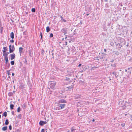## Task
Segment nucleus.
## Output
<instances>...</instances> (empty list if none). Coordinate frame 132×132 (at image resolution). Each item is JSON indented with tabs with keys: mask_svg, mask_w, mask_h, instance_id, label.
<instances>
[{
	"mask_svg": "<svg viewBox=\"0 0 132 132\" xmlns=\"http://www.w3.org/2000/svg\"><path fill=\"white\" fill-rule=\"evenodd\" d=\"M9 129L10 130H11L12 129V126L11 125H10L9 126Z\"/></svg>",
	"mask_w": 132,
	"mask_h": 132,
	"instance_id": "nucleus-36",
	"label": "nucleus"
},
{
	"mask_svg": "<svg viewBox=\"0 0 132 132\" xmlns=\"http://www.w3.org/2000/svg\"><path fill=\"white\" fill-rule=\"evenodd\" d=\"M14 106V105L13 104H11L10 105V107L11 109V110L13 109V107Z\"/></svg>",
	"mask_w": 132,
	"mask_h": 132,
	"instance_id": "nucleus-19",
	"label": "nucleus"
},
{
	"mask_svg": "<svg viewBox=\"0 0 132 132\" xmlns=\"http://www.w3.org/2000/svg\"><path fill=\"white\" fill-rule=\"evenodd\" d=\"M114 61V60H112L111 61H110V62H113Z\"/></svg>",
	"mask_w": 132,
	"mask_h": 132,
	"instance_id": "nucleus-56",
	"label": "nucleus"
},
{
	"mask_svg": "<svg viewBox=\"0 0 132 132\" xmlns=\"http://www.w3.org/2000/svg\"><path fill=\"white\" fill-rule=\"evenodd\" d=\"M71 129V131L72 132L74 131L76 129H74V127H72Z\"/></svg>",
	"mask_w": 132,
	"mask_h": 132,
	"instance_id": "nucleus-25",
	"label": "nucleus"
},
{
	"mask_svg": "<svg viewBox=\"0 0 132 132\" xmlns=\"http://www.w3.org/2000/svg\"><path fill=\"white\" fill-rule=\"evenodd\" d=\"M11 64L12 65H14V61H11Z\"/></svg>",
	"mask_w": 132,
	"mask_h": 132,
	"instance_id": "nucleus-33",
	"label": "nucleus"
},
{
	"mask_svg": "<svg viewBox=\"0 0 132 132\" xmlns=\"http://www.w3.org/2000/svg\"><path fill=\"white\" fill-rule=\"evenodd\" d=\"M21 115L20 114L18 115L17 118L19 119H20L21 118Z\"/></svg>",
	"mask_w": 132,
	"mask_h": 132,
	"instance_id": "nucleus-27",
	"label": "nucleus"
},
{
	"mask_svg": "<svg viewBox=\"0 0 132 132\" xmlns=\"http://www.w3.org/2000/svg\"><path fill=\"white\" fill-rule=\"evenodd\" d=\"M52 56H53V55H54V53H52Z\"/></svg>",
	"mask_w": 132,
	"mask_h": 132,
	"instance_id": "nucleus-60",
	"label": "nucleus"
},
{
	"mask_svg": "<svg viewBox=\"0 0 132 132\" xmlns=\"http://www.w3.org/2000/svg\"><path fill=\"white\" fill-rule=\"evenodd\" d=\"M23 34L24 35H26V32L24 31L23 33Z\"/></svg>",
	"mask_w": 132,
	"mask_h": 132,
	"instance_id": "nucleus-45",
	"label": "nucleus"
},
{
	"mask_svg": "<svg viewBox=\"0 0 132 132\" xmlns=\"http://www.w3.org/2000/svg\"><path fill=\"white\" fill-rule=\"evenodd\" d=\"M46 31L47 32H48L50 30V27L48 26H47L46 28Z\"/></svg>",
	"mask_w": 132,
	"mask_h": 132,
	"instance_id": "nucleus-17",
	"label": "nucleus"
},
{
	"mask_svg": "<svg viewBox=\"0 0 132 132\" xmlns=\"http://www.w3.org/2000/svg\"><path fill=\"white\" fill-rule=\"evenodd\" d=\"M3 49L4 50L3 51H7V47H3Z\"/></svg>",
	"mask_w": 132,
	"mask_h": 132,
	"instance_id": "nucleus-31",
	"label": "nucleus"
},
{
	"mask_svg": "<svg viewBox=\"0 0 132 132\" xmlns=\"http://www.w3.org/2000/svg\"><path fill=\"white\" fill-rule=\"evenodd\" d=\"M31 11L34 12H35V9H31Z\"/></svg>",
	"mask_w": 132,
	"mask_h": 132,
	"instance_id": "nucleus-38",
	"label": "nucleus"
},
{
	"mask_svg": "<svg viewBox=\"0 0 132 132\" xmlns=\"http://www.w3.org/2000/svg\"><path fill=\"white\" fill-rule=\"evenodd\" d=\"M111 66L113 67H116V66L115 64H111Z\"/></svg>",
	"mask_w": 132,
	"mask_h": 132,
	"instance_id": "nucleus-39",
	"label": "nucleus"
},
{
	"mask_svg": "<svg viewBox=\"0 0 132 132\" xmlns=\"http://www.w3.org/2000/svg\"><path fill=\"white\" fill-rule=\"evenodd\" d=\"M23 49V48L21 47H20L19 48V53H20V56H21V54L23 52L22 51Z\"/></svg>",
	"mask_w": 132,
	"mask_h": 132,
	"instance_id": "nucleus-7",
	"label": "nucleus"
},
{
	"mask_svg": "<svg viewBox=\"0 0 132 132\" xmlns=\"http://www.w3.org/2000/svg\"><path fill=\"white\" fill-rule=\"evenodd\" d=\"M45 53L43 49L42 50L41 53L42 55H44Z\"/></svg>",
	"mask_w": 132,
	"mask_h": 132,
	"instance_id": "nucleus-32",
	"label": "nucleus"
},
{
	"mask_svg": "<svg viewBox=\"0 0 132 132\" xmlns=\"http://www.w3.org/2000/svg\"><path fill=\"white\" fill-rule=\"evenodd\" d=\"M125 125V124L124 123H121V126L123 127Z\"/></svg>",
	"mask_w": 132,
	"mask_h": 132,
	"instance_id": "nucleus-42",
	"label": "nucleus"
},
{
	"mask_svg": "<svg viewBox=\"0 0 132 132\" xmlns=\"http://www.w3.org/2000/svg\"><path fill=\"white\" fill-rule=\"evenodd\" d=\"M0 30H1V34H2V31H3V27H0Z\"/></svg>",
	"mask_w": 132,
	"mask_h": 132,
	"instance_id": "nucleus-29",
	"label": "nucleus"
},
{
	"mask_svg": "<svg viewBox=\"0 0 132 132\" xmlns=\"http://www.w3.org/2000/svg\"><path fill=\"white\" fill-rule=\"evenodd\" d=\"M61 107H59H59H57L56 108V110H59L61 109H60Z\"/></svg>",
	"mask_w": 132,
	"mask_h": 132,
	"instance_id": "nucleus-35",
	"label": "nucleus"
},
{
	"mask_svg": "<svg viewBox=\"0 0 132 132\" xmlns=\"http://www.w3.org/2000/svg\"><path fill=\"white\" fill-rule=\"evenodd\" d=\"M10 37L12 39H13L14 38V34L13 32H12L10 33Z\"/></svg>",
	"mask_w": 132,
	"mask_h": 132,
	"instance_id": "nucleus-12",
	"label": "nucleus"
},
{
	"mask_svg": "<svg viewBox=\"0 0 132 132\" xmlns=\"http://www.w3.org/2000/svg\"><path fill=\"white\" fill-rule=\"evenodd\" d=\"M6 65L5 66V69H8L10 67V63H9L8 64L7 63V64H6Z\"/></svg>",
	"mask_w": 132,
	"mask_h": 132,
	"instance_id": "nucleus-15",
	"label": "nucleus"
},
{
	"mask_svg": "<svg viewBox=\"0 0 132 132\" xmlns=\"http://www.w3.org/2000/svg\"><path fill=\"white\" fill-rule=\"evenodd\" d=\"M22 107L23 108V109H25L26 108V104H25L24 103L22 105Z\"/></svg>",
	"mask_w": 132,
	"mask_h": 132,
	"instance_id": "nucleus-28",
	"label": "nucleus"
},
{
	"mask_svg": "<svg viewBox=\"0 0 132 132\" xmlns=\"http://www.w3.org/2000/svg\"><path fill=\"white\" fill-rule=\"evenodd\" d=\"M10 70H9V71H8V70H7V71H6V72H7V73L8 74V75H11L10 74Z\"/></svg>",
	"mask_w": 132,
	"mask_h": 132,
	"instance_id": "nucleus-34",
	"label": "nucleus"
},
{
	"mask_svg": "<svg viewBox=\"0 0 132 132\" xmlns=\"http://www.w3.org/2000/svg\"><path fill=\"white\" fill-rule=\"evenodd\" d=\"M59 102L60 103H66L67 101L65 100L62 99L60 100Z\"/></svg>",
	"mask_w": 132,
	"mask_h": 132,
	"instance_id": "nucleus-11",
	"label": "nucleus"
},
{
	"mask_svg": "<svg viewBox=\"0 0 132 132\" xmlns=\"http://www.w3.org/2000/svg\"><path fill=\"white\" fill-rule=\"evenodd\" d=\"M7 127L5 126L2 128V129L3 131H5L7 129Z\"/></svg>",
	"mask_w": 132,
	"mask_h": 132,
	"instance_id": "nucleus-14",
	"label": "nucleus"
},
{
	"mask_svg": "<svg viewBox=\"0 0 132 132\" xmlns=\"http://www.w3.org/2000/svg\"><path fill=\"white\" fill-rule=\"evenodd\" d=\"M29 52L30 53V52H31L30 50H29Z\"/></svg>",
	"mask_w": 132,
	"mask_h": 132,
	"instance_id": "nucleus-64",
	"label": "nucleus"
},
{
	"mask_svg": "<svg viewBox=\"0 0 132 132\" xmlns=\"http://www.w3.org/2000/svg\"><path fill=\"white\" fill-rule=\"evenodd\" d=\"M66 81H68L69 82H71V80H70V78L68 77H67L65 78V79Z\"/></svg>",
	"mask_w": 132,
	"mask_h": 132,
	"instance_id": "nucleus-16",
	"label": "nucleus"
},
{
	"mask_svg": "<svg viewBox=\"0 0 132 132\" xmlns=\"http://www.w3.org/2000/svg\"><path fill=\"white\" fill-rule=\"evenodd\" d=\"M59 105V107H61V108H60V109H62L64 108L65 105V104H60Z\"/></svg>",
	"mask_w": 132,
	"mask_h": 132,
	"instance_id": "nucleus-10",
	"label": "nucleus"
},
{
	"mask_svg": "<svg viewBox=\"0 0 132 132\" xmlns=\"http://www.w3.org/2000/svg\"><path fill=\"white\" fill-rule=\"evenodd\" d=\"M55 84L56 83L54 82H53L50 84L51 88L52 89H54L55 88Z\"/></svg>",
	"mask_w": 132,
	"mask_h": 132,
	"instance_id": "nucleus-2",
	"label": "nucleus"
},
{
	"mask_svg": "<svg viewBox=\"0 0 132 132\" xmlns=\"http://www.w3.org/2000/svg\"><path fill=\"white\" fill-rule=\"evenodd\" d=\"M5 60V63L6 64H7L8 63V58H4Z\"/></svg>",
	"mask_w": 132,
	"mask_h": 132,
	"instance_id": "nucleus-26",
	"label": "nucleus"
},
{
	"mask_svg": "<svg viewBox=\"0 0 132 132\" xmlns=\"http://www.w3.org/2000/svg\"><path fill=\"white\" fill-rule=\"evenodd\" d=\"M41 132H45V129H42L41 130Z\"/></svg>",
	"mask_w": 132,
	"mask_h": 132,
	"instance_id": "nucleus-41",
	"label": "nucleus"
},
{
	"mask_svg": "<svg viewBox=\"0 0 132 132\" xmlns=\"http://www.w3.org/2000/svg\"><path fill=\"white\" fill-rule=\"evenodd\" d=\"M9 51L10 53L13 52L15 50V48L13 45L11 46V45L9 46Z\"/></svg>",
	"mask_w": 132,
	"mask_h": 132,
	"instance_id": "nucleus-1",
	"label": "nucleus"
},
{
	"mask_svg": "<svg viewBox=\"0 0 132 132\" xmlns=\"http://www.w3.org/2000/svg\"><path fill=\"white\" fill-rule=\"evenodd\" d=\"M15 132H20V131L19 130L17 129L16 131Z\"/></svg>",
	"mask_w": 132,
	"mask_h": 132,
	"instance_id": "nucleus-48",
	"label": "nucleus"
},
{
	"mask_svg": "<svg viewBox=\"0 0 132 132\" xmlns=\"http://www.w3.org/2000/svg\"><path fill=\"white\" fill-rule=\"evenodd\" d=\"M67 42H65V46H66V45H67Z\"/></svg>",
	"mask_w": 132,
	"mask_h": 132,
	"instance_id": "nucleus-52",
	"label": "nucleus"
},
{
	"mask_svg": "<svg viewBox=\"0 0 132 132\" xmlns=\"http://www.w3.org/2000/svg\"><path fill=\"white\" fill-rule=\"evenodd\" d=\"M9 123V120L8 119H6V120L5 122V124L6 125H7Z\"/></svg>",
	"mask_w": 132,
	"mask_h": 132,
	"instance_id": "nucleus-20",
	"label": "nucleus"
},
{
	"mask_svg": "<svg viewBox=\"0 0 132 132\" xmlns=\"http://www.w3.org/2000/svg\"><path fill=\"white\" fill-rule=\"evenodd\" d=\"M40 36H41V38L42 39V32H40Z\"/></svg>",
	"mask_w": 132,
	"mask_h": 132,
	"instance_id": "nucleus-46",
	"label": "nucleus"
},
{
	"mask_svg": "<svg viewBox=\"0 0 132 132\" xmlns=\"http://www.w3.org/2000/svg\"><path fill=\"white\" fill-rule=\"evenodd\" d=\"M60 17L61 18V20L62 21H63L64 22H67V21L63 19V18L61 16H60Z\"/></svg>",
	"mask_w": 132,
	"mask_h": 132,
	"instance_id": "nucleus-24",
	"label": "nucleus"
},
{
	"mask_svg": "<svg viewBox=\"0 0 132 132\" xmlns=\"http://www.w3.org/2000/svg\"><path fill=\"white\" fill-rule=\"evenodd\" d=\"M7 115V112H6V111H5L3 113V115L2 116H4L5 117H6Z\"/></svg>",
	"mask_w": 132,
	"mask_h": 132,
	"instance_id": "nucleus-21",
	"label": "nucleus"
},
{
	"mask_svg": "<svg viewBox=\"0 0 132 132\" xmlns=\"http://www.w3.org/2000/svg\"><path fill=\"white\" fill-rule=\"evenodd\" d=\"M8 78H9L10 79V80H11L10 77L9 76H8Z\"/></svg>",
	"mask_w": 132,
	"mask_h": 132,
	"instance_id": "nucleus-54",
	"label": "nucleus"
},
{
	"mask_svg": "<svg viewBox=\"0 0 132 132\" xmlns=\"http://www.w3.org/2000/svg\"><path fill=\"white\" fill-rule=\"evenodd\" d=\"M12 75L13 76H14V73H12Z\"/></svg>",
	"mask_w": 132,
	"mask_h": 132,
	"instance_id": "nucleus-53",
	"label": "nucleus"
},
{
	"mask_svg": "<svg viewBox=\"0 0 132 132\" xmlns=\"http://www.w3.org/2000/svg\"><path fill=\"white\" fill-rule=\"evenodd\" d=\"M50 52L51 53H53V50H52L51 51H50L49 52V53H50Z\"/></svg>",
	"mask_w": 132,
	"mask_h": 132,
	"instance_id": "nucleus-50",
	"label": "nucleus"
},
{
	"mask_svg": "<svg viewBox=\"0 0 132 132\" xmlns=\"http://www.w3.org/2000/svg\"><path fill=\"white\" fill-rule=\"evenodd\" d=\"M116 47L118 50H120L121 48V47H122V46L120 45L119 43H118L116 45Z\"/></svg>",
	"mask_w": 132,
	"mask_h": 132,
	"instance_id": "nucleus-5",
	"label": "nucleus"
},
{
	"mask_svg": "<svg viewBox=\"0 0 132 132\" xmlns=\"http://www.w3.org/2000/svg\"><path fill=\"white\" fill-rule=\"evenodd\" d=\"M81 96V95L80 94H77L75 95V99H77L80 98Z\"/></svg>",
	"mask_w": 132,
	"mask_h": 132,
	"instance_id": "nucleus-8",
	"label": "nucleus"
},
{
	"mask_svg": "<svg viewBox=\"0 0 132 132\" xmlns=\"http://www.w3.org/2000/svg\"><path fill=\"white\" fill-rule=\"evenodd\" d=\"M125 72H127V69H125Z\"/></svg>",
	"mask_w": 132,
	"mask_h": 132,
	"instance_id": "nucleus-62",
	"label": "nucleus"
},
{
	"mask_svg": "<svg viewBox=\"0 0 132 132\" xmlns=\"http://www.w3.org/2000/svg\"><path fill=\"white\" fill-rule=\"evenodd\" d=\"M73 85H71V86H69L67 87V88H68V89L67 90H68L69 91L71 90V89H73Z\"/></svg>",
	"mask_w": 132,
	"mask_h": 132,
	"instance_id": "nucleus-6",
	"label": "nucleus"
},
{
	"mask_svg": "<svg viewBox=\"0 0 132 132\" xmlns=\"http://www.w3.org/2000/svg\"><path fill=\"white\" fill-rule=\"evenodd\" d=\"M11 56V60H13L15 57V54L14 53H13L12 54H11L10 55Z\"/></svg>",
	"mask_w": 132,
	"mask_h": 132,
	"instance_id": "nucleus-9",
	"label": "nucleus"
},
{
	"mask_svg": "<svg viewBox=\"0 0 132 132\" xmlns=\"http://www.w3.org/2000/svg\"><path fill=\"white\" fill-rule=\"evenodd\" d=\"M43 122H44V125H45V124H46L47 123V122L46 121H43Z\"/></svg>",
	"mask_w": 132,
	"mask_h": 132,
	"instance_id": "nucleus-47",
	"label": "nucleus"
},
{
	"mask_svg": "<svg viewBox=\"0 0 132 132\" xmlns=\"http://www.w3.org/2000/svg\"><path fill=\"white\" fill-rule=\"evenodd\" d=\"M53 35L52 33H51L50 34V37H53Z\"/></svg>",
	"mask_w": 132,
	"mask_h": 132,
	"instance_id": "nucleus-37",
	"label": "nucleus"
},
{
	"mask_svg": "<svg viewBox=\"0 0 132 132\" xmlns=\"http://www.w3.org/2000/svg\"><path fill=\"white\" fill-rule=\"evenodd\" d=\"M116 73V71H114L112 73V74H113V75H114L116 78H117L118 77V75H117Z\"/></svg>",
	"mask_w": 132,
	"mask_h": 132,
	"instance_id": "nucleus-22",
	"label": "nucleus"
},
{
	"mask_svg": "<svg viewBox=\"0 0 132 132\" xmlns=\"http://www.w3.org/2000/svg\"><path fill=\"white\" fill-rule=\"evenodd\" d=\"M115 54H116V55H119V53L118 52H117Z\"/></svg>",
	"mask_w": 132,
	"mask_h": 132,
	"instance_id": "nucleus-44",
	"label": "nucleus"
},
{
	"mask_svg": "<svg viewBox=\"0 0 132 132\" xmlns=\"http://www.w3.org/2000/svg\"><path fill=\"white\" fill-rule=\"evenodd\" d=\"M104 0L106 2H107L108 1V0Z\"/></svg>",
	"mask_w": 132,
	"mask_h": 132,
	"instance_id": "nucleus-59",
	"label": "nucleus"
},
{
	"mask_svg": "<svg viewBox=\"0 0 132 132\" xmlns=\"http://www.w3.org/2000/svg\"><path fill=\"white\" fill-rule=\"evenodd\" d=\"M95 121V120L94 119H93V120H92V121L93 122H94Z\"/></svg>",
	"mask_w": 132,
	"mask_h": 132,
	"instance_id": "nucleus-57",
	"label": "nucleus"
},
{
	"mask_svg": "<svg viewBox=\"0 0 132 132\" xmlns=\"http://www.w3.org/2000/svg\"><path fill=\"white\" fill-rule=\"evenodd\" d=\"M67 38V36H66V37L65 38V39H66Z\"/></svg>",
	"mask_w": 132,
	"mask_h": 132,
	"instance_id": "nucleus-61",
	"label": "nucleus"
},
{
	"mask_svg": "<svg viewBox=\"0 0 132 132\" xmlns=\"http://www.w3.org/2000/svg\"><path fill=\"white\" fill-rule=\"evenodd\" d=\"M128 70H129L130 69V68H128Z\"/></svg>",
	"mask_w": 132,
	"mask_h": 132,
	"instance_id": "nucleus-63",
	"label": "nucleus"
},
{
	"mask_svg": "<svg viewBox=\"0 0 132 132\" xmlns=\"http://www.w3.org/2000/svg\"><path fill=\"white\" fill-rule=\"evenodd\" d=\"M8 95L9 96H12L13 94L12 92H10L8 93Z\"/></svg>",
	"mask_w": 132,
	"mask_h": 132,
	"instance_id": "nucleus-23",
	"label": "nucleus"
},
{
	"mask_svg": "<svg viewBox=\"0 0 132 132\" xmlns=\"http://www.w3.org/2000/svg\"><path fill=\"white\" fill-rule=\"evenodd\" d=\"M81 65V64H80L78 65V67H80Z\"/></svg>",
	"mask_w": 132,
	"mask_h": 132,
	"instance_id": "nucleus-51",
	"label": "nucleus"
},
{
	"mask_svg": "<svg viewBox=\"0 0 132 132\" xmlns=\"http://www.w3.org/2000/svg\"><path fill=\"white\" fill-rule=\"evenodd\" d=\"M104 51L105 52H106V50L105 49H104Z\"/></svg>",
	"mask_w": 132,
	"mask_h": 132,
	"instance_id": "nucleus-55",
	"label": "nucleus"
},
{
	"mask_svg": "<svg viewBox=\"0 0 132 132\" xmlns=\"http://www.w3.org/2000/svg\"><path fill=\"white\" fill-rule=\"evenodd\" d=\"M10 53V51H9V52H6V53H7V54L8 55V54L10 53Z\"/></svg>",
	"mask_w": 132,
	"mask_h": 132,
	"instance_id": "nucleus-49",
	"label": "nucleus"
},
{
	"mask_svg": "<svg viewBox=\"0 0 132 132\" xmlns=\"http://www.w3.org/2000/svg\"><path fill=\"white\" fill-rule=\"evenodd\" d=\"M3 55L4 56V58H6L8 57V55L6 53V51H3Z\"/></svg>",
	"mask_w": 132,
	"mask_h": 132,
	"instance_id": "nucleus-4",
	"label": "nucleus"
},
{
	"mask_svg": "<svg viewBox=\"0 0 132 132\" xmlns=\"http://www.w3.org/2000/svg\"><path fill=\"white\" fill-rule=\"evenodd\" d=\"M21 110V109L20 107H19L17 109V112H19Z\"/></svg>",
	"mask_w": 132,
	"mask_h": 132,
	"instance_id": "nucleus-30",
	"label": "nucleus"
},
{
	"mask_svg": "<svg viewBox=\"0 0 132 132\" xmlns=\"http://www.w3.org/2000/svg\"><path fill=\"white\" fill-rule=\"evenodd\" d=\"M39 124L40 125L42 126L44 125L43 121H40L39 122Z\"/></svg>",
	"mask_w": 132,
	"mask_h": 132,
	"instance_id": "nucleus-13",
	"label": "nucleus"
},
{
	"mask_svg": "<svg viewBox=\"0 0 132 132\" xmlns=\"http://www.w3.org/2000/svg\"><path fill=\"white\" fill-rule=\"evenodd\" d=\"M61 31L62 32L64 33V35L66 34L67 33V28H62L61 30Z\"/></svg>",
	"mask_w": 132,
	"mask_h": 132,
	"instance_id": "nucleus-3",
	"label": "nucleus"
},
{
	"mask_svg": "<svg viewBox=\"0 0 132 132\" xmlns=\"http://www.w3.org/2000/svg\"><path fill=\"white\" fill-rule=\"evenodd\" d=\"M12 114L13 115H14L15 114H14V111H12Z\"/></svg>",
	"mask_w": 132,
	"mask_h": 132,
	"instance_id": "nucleus-43",
	"label": "nucleus"
},
{
	"mask_svg": "<svg viewBox=\"0 0 132 132\" xmlns=\"http://www.w3.org/2000/svg\"><path fill=\"white\" fill-rule=\"evenodd\" d=\"M10 42L12 43H13L14 42V40H13V39H12L11 40H10Z\"/></svg>",
	"mask_w": 132,
	"mask_h": 132,
	"instance_id": "nucleus-40",
	"label": "nucleus"
},
{
	"mask_svg": "<svg viewBox=\"0 0 132 132\" xmlns=\"http://www.w3.org/2000/svg\"><path fill=\"white\" fill-rule=\"evenodd\" d=\"M89 14V13H87L86 14V15L87 16H88Z\"/></svg>",
	"mask_w": 132,
	"mask_h": 132,
	"instance_id": "nucleus-58",
	"label": "nucleus"
},
{
	"mask_svg": "<svg viewBox=\"0 0 132 132\" xmlns=\"http://www.w3.org/2000/svg\"><path fill=\"white\" fill-rule=\"evenodd\" d=\"M127 59L128 60V61H131L132 59L131 57L130 56H128L127 57Z\"/></svg>",
	"mask_w": 132,
	"mask_h": 132,
	"instance_id": "nucleus-18",
	"label": "nucleus"
}]
</instances>
